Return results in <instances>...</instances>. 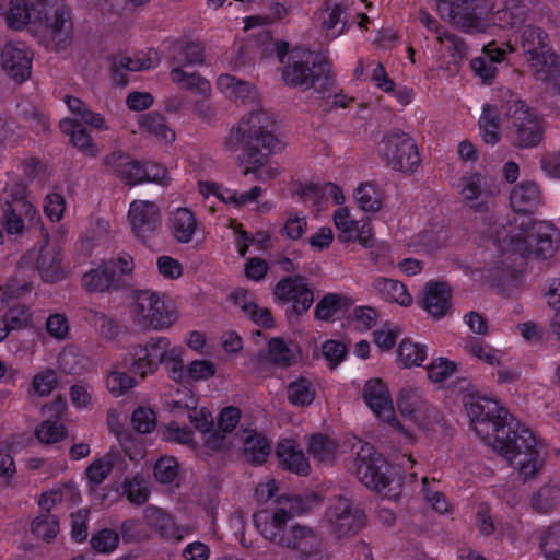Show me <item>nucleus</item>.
Wrapping results in <instances>:
<instances>
[{
    "instance_id": "nucleus-1",
    "label": "nucleus",
    "mask_w": 560,
    "mask_h": 560,
    "mask_svg": "<svg viewBox=\"0 0 560 560\" xmlns=\"http://www.w3.org/2000/svg\"><path fill=\"white\" fill-rule=\"evenodd\" d=\"M436 7L442 19L468 33L497 36L501 31L518 32L534 80L560 105V57L540 27L524 24L523 0H438Z\"/></svg>"
},
{
    "instance_id": "nucleus-2",
    "label": "nucleus",
    "mask_w": 560,
    "mask_h": 560,
    "mask_svg": "<svg viewBox=\"0 0 560 560\" xmlns=\"http://www.w3.org/2000/svg\"><path fill=\"white\" fill-rule=\"evenodd\" d=\"M466 415L472 431L525 479L542 466V457L533 433L513 419L493 398L479 394L464 397Z\"/></svg>"
},
{
    "instance_id": "nucleus-3",
    "label": "nucleus",
    "mask_w": 560,
    "mask_h": 560,
    "mask_svg": "<svg viewBox=\"0 0 560 560\" xmlns=\"http://www.w3.org/2000/svg\"><path fill=\"white\" fill-rule=\"evenodd\" d=\"M318 501L314 493L299 497L281 495L278 505L271 510H259L254 514L257 532L268 541L294 551L291 560H308L320 550L322 539L311 526L288 523L301 513L306 512Z\"/></svg>"
},
{
    "instance_id": "nucleus-4",
    "label": "nucleus",
    "mask_w": 560,
    "mask_h": 560,
    "mask_svg": "<svg viewBox=\"0 0 560 560\" xmlns=\"http://www.w3.org/2000/svg\"><path fill=\"white\" fill-rule=\"evenodd\" d=\"M489 241L510 260L513 255L523 259L546 261L560 249V229L551 221H522L508 231L489 229Z\"/></svg>"
},
{
    "instance_id": "nucleus-5",
    "label": "nucleus",
    "mask_w": 560,
    "mask_h": 560,
    "mask_svg": "<svg viewBox=\"0 0 560 560\" xmlns=\"http://www.w3.org/2000/svg\"><path fill=\"white\" fill-rule=\"evenodd\" d=\"M184 355L185 349L182 346L174 345L166 336H155L143 343L130 346L124 363L129 364L130 371L139 375L140 380L155 374L162 365L168 378L186 383L187 365Z\"/></svg>"
},
{
    "instance_id": "nucleus-6",
    "label": "nucleus",
    "mask_w": 560,
    "mask_h": 560,
    "mask_svg": "<svg viewBox=\"0 0 560 560\" xmlns=\"http://www.w3.org/2000/svg\"><path fill=\"white\" fill-rule=\"evenodd\" d=\"M341 447L343 451L350 448L354 452V457L347 467L360 482L389 499L396 500L399 497L401 479L373 445L355 435H346Z\"/></svg>"
},
{
    "instance_id": "nucleus-7",
    "label": "nucleus",
    "mask_w": 560,
    "mask_h": 560,
    "mask_svg": "<svg viewBox=\"0 0 560 560\" xmlns=\"http://www.w3.org/2000/svg\"><path fill=\"white\" fill-rule=\"evenodd\" d=\"M131 322L142 330L164 331L179 319L177 308L166 295L151 290H137L128 306Z\"/></svg>"
},
{
    "instance_id": "nucleus-8",
    "label": "nucleus",
    "mask_w": 560,
    "mask_h": 560,
    "mask_svg": "<svg viewBox=\"0 0 560 560\" xmlns=\"http://www.w3.org/2000/svg\"><path fill=\"white\" fill-rule=\"evenodd\" d=\"M32 34L46 45L66 48L72 37L70 8L60 0H39Z\"/></svg>"
},
{
    "instance_id": "nucleus-9",
    "label": "nucleus",
    "mask_w": 560,
    "mask_h": 560,
    "mask_svg": "<svg viewBox=\"0 0 560 560\" xmlns=\"http://www.w3.org/2000/svg\"><path fill=\"white\" fill-rule=\"evenodd\" d=\"M253 108L245 114L229 140L235 137L242 148H249L252 144H260L269 153H277L283 150L285 142L275 133V118L271 113L265 110L260 101L252 103Z\"/></svg>"
},
{
    "instance_id": "nucleus-10",
    "label": "nucleus",
    "mask_w": 560,
    "mask_h": 560,
    "mask_svg": "<svg viewBox=\"0 0 560 560\" xmlns=\"http://www.w3.org/2000/svg\"><path fill=\"white\" fill-rule=\"evenodd\" d=\"M506 119V138L515 147H536L542 139L545 126L541 118L524 102L511 96L502 104L501 113Z\"/></svg>"
},
{
    "instance_id": "nucleus-11",
    "label": "nucleus",
    "mask_w": 560,
    "mask_h": 560,
    "mask_svg": "<svg viewBox=\"0 0 560 560\" xmlns=\"http://www.w3.org/2000/svg\"><path fill=\"white\" fill-rule=\"evenodd\" d=\"M65 103L75 119L63 118L60 120L61 131L70 137L71 143L82 153L95 156L98 149L93 142L92 137L79 125V121L96 130H106L108 126L104 117L98 113L90 110L81 100L74 96H66Z\"/></svg>"
},
{
    "instance_id": "nucleus-12",
    "label": "nucleus",
    "mask_w": 560,
    "mask_h": 560,
    "mask_svg": "<svg viewBox=\"0 0 560 560\" xmlns=\"http://www.w3.org/2000/svg\"><path fill=\"white\" fill-rule=\"evenodd\" d=\"M2 225L9 234H22L40 223V214L25 196L23 187L4 188L2 192Z\"/></svg>"
},
{
    "instance_id": "nucleus-13",
    "label": "nucleus",
    "mask_w": 560,
    "mask_h": 560,
    "mask_svg": "<svg viewBox=\"0 0 560 560\" xmlns=\"http://www.w3.org/2000/svg\"><path fill=\"white\" fill-rule=\"evenodd\" d=\"M197 401L198 399L194 393L188 388H184L178 390L176 397L168 400L167 405L174 412L187 411L188 418L195 428L201 434L207 435L205 439L207 448L211 451L223 450L226 446L225 436L219 432H212L213 417L205 407H198Z\"/></svg>"
},
{
    "instance_id": "nucleus-14",
    "label": "nucleus",
    "mask_w": 560,
    "mask_h": 560,
    "mask_svg": "<svg viewBox=\"0 0 560 560\" xmlns=\"http://www.w3.org/2000/svg\"><path fill=\"white\" fill-rule=\"evenodd\" d=\"M364 514L353 508L349 499L334 497L329 499L320 528L338 538L355 534L364 525Z\"/></svg>"
},
{
    "instance_id": "nucleus-15",
    "label": "nucleus",
    "mask_w": 560,
    "mask_h": 560,
    "mask_svg": "<svg viewBox=\"0 0 560 560\" xmlns=\"http://www.w3.org/2000/svg\"><path fill=\"white\" fill-rule=\"evenodd\" d=\"M378 155L394 170L413 172L420 163L416 141L405 132L386 135L377 145Z\"/></svg>"
},
{
    "instance_id": "nucleus-16",
    "label": "nucleus",
    "mask_w": 560,
    "mask_h": 560,
    "mask_svg": "<svg viewBox=\"0 0 560 560\" xmlns=\"http://www.w3.org/2000/svg\"><path fill=\"white\" fill-rule=\"evenodd\" d=\"M273 300L276 304L287 307V314L301 316L313 305L314 294L304 277L291 276L277 282L273 288Z\"/></svg>"
},
{
    "instance_id": "nucleus-17",
    "label": "nucleus",
    "mask_w": 560,
    "mask_h": 560,
    "mask_svg": "<svg viewBox=\"0 0 560 560\" xmlns=\"http://www.w3.org/2000/svg\"><path fill=\"white\" fill-rule=\"evenodd\" d=\"M452 186L465 205L477 212H486L494 207L497 189L480 173H467L453 180Z\"/></svg>"
},
{
    "instance_id": "nucleus-18",
    "label": "nucleus",
    "mask_w": 560,
    "mask_h": 560,
    "mask_svg": "<svg viewBox=\"0 0 560 560\" xmlns=\"http://www.w3.org/2000/svg\"><path fill=\"white\" fill-rule=\"evenodd\" d=\"M332 222L341 243H358L364 248L374 247V229L370 219L357 220L349 207H338L332 213Z\"/></svg>"
},
{
    "instance_id": "nucleus-19",
    "label": "nucleus",
    "mask_w": 560,
    "mask_h": 560,
    "mask_svg": "<svg viewBox=\"0 0 560 560\" xmlns=\"http://www.w3.org/2000/svg\"><path fill=\"white\" fill-rule=\"evenodd\" d=\"M127 221L133 235L141 242H147L161 225V209L150 200H133L129 205Z\"/></svg>"
},
{
    "instance_id": "nucleus-20",
    "label": "nucleus",
    "mask_w": 560,
    "mask_h": 560,
    "mask_svg": "<svg viewBox=\"0 0 560 560\" xmlns=\"http://www.w3.org/2000/svg\"><path fill=\"white\" fill-rule=\"evenodd\" d=\"M362 398L372 413L382 422L400 428L397 420L390 392L381 378L366 381L362 389Z\"/></svg>"
},
{
    "instance_id": "nucleus-21",
    "label": "nucleus",
    "mask_w": 560,
    "mask_h": 560,
    "mask_svg": "<svg viewBox=\"0 0 560 560\" xmlns=\"http://www.w3.org/2000/svg\"><path fill=\"white\" fill-rule=\"evenodd\" d=\"M319 57L314 51L294 48L290 51L282 77L291 86H312L317 78L315 70Z\"/></svg>"
},
{
    "instance_id": "nucleus-22",
    "label": "nucleus",
    "mask_w": 560,
    "mask_h": 560,
    "mask_svg": "<svg viewBox=\"0 0 560 560\" xmlns=\"http://www.w3.org/2000/svg\"><path fill=\"white\" fill-rule=\"evenodd\" d=\"M197 190L205 199L215 197L221 202L234 208H242L257 202L264 192V189L259 186H254L247 191H238L220 183L202 179L198 180Z\"/></svg>"
},
{
    "instance_id": "nucleus-23",
    "label": "nucleus",
    "mask_w": 560,
    "mask_h": 560,
    "mask_svg": "<svg viewBox=\"0 0 560 560\" xmlns=\"http://www.w3.org/2000/svg\"><path fill=\"white\" fill-rule=\"evenodd\" d=\"M1 65L5 73L16 82L31 75L32 52L23 42H9L1 50Z\"/></svg>"
},
{
    "instance_id": "nucleus-24",
    "label": "nucleus",
    "mask_w": 560,
    "mask_h": 560,
    "mask_svg": "<svg viewBox=\"0 0 560 560\" xmlns=\"http://www.w3.org/2000/svg\"><path fill=\"white\" fill-rule=\"evenodd\" d=\"M397 407L400 415L420 428L434 415V409L424 399L422 392L416 387H404L397 397Z\"/></svg>"
},
{
    "instance_id": "nucleus-25",
    "label": "nucleus",
    "mask_w": 560,
    "mask_h": 560,
    "mask_svg": "<svg viewBox=\"0 0 560 560\" xmlns=\"http://www.w3.org/2000/svg\"><path fill=\"white\" fill-rule=\"evenodd\" d=\"M350 7V0H326L319 19L320 32L327 39H335L343 33L352 14Z\"/></svg>"
},
{
    "instance_id": "nucleus-26",
    "label": "nucleus",
    "mask_w": 560,
    "mask_h": 560,
    "mask_svg": "<svg viewBox=\"0 0 560 560\" xmlns=\"http://www.w3.org/2000/svg\"><path fill=\"white\" fill-rule=\"evenodd\" d=\"M260 144H252L249 148H242L240 165L245 175H253L259 182H268L279 173V165L270 159L269 152L261 153L258 150Z\"/></svg>"
},
{
    "instance_id": "nucleus-27",
    "label": "nucleus",
    "mask_w": 560,
    "mask_h": 560,
    "mask_svg": "<svg viewBox=\"0 0 560 560\" xmlns=\"http://www.w3.org/2000/svg\"><path fill=\"white\" fill-rule=\"evenodd\" d=\"M113 464V457L107 454L94 458L85 470L88 485L91 491V502L95 509L109 506L118 498V495H116L114 499L108 500V494L105 493L104 489H95V487L101 485L107 478L112 471Z\"/></svg>"
},
{
    "instance_id": "nucleus-28",
    "label": "nucleus",
    "mask_w": 560,
    "mask_h": 560,
    "mask_svg": "<svg viewBox=\"0 0 560 560\" xmlns=\"http://www.w3.org/2000/svg\"><path fill=\"white\" fill-rule=\"evenodd\" d=\"M452 289L446 282L429 281L422 289L421 308L432 318L444 317L451 308Z\"/></svg>"
},
{
    "instance_id": "nucleus-29",
    "label": "nucleus",
    "mask_w": 560,
    "mask_h": 560,
    "mask_svg": "<svg viewBox=\"0 0 560 560\" xmlns=\"http://www.w3.org/2000/svg\"><path fill=\"white\" fill-rule=\"evenodd\" d=\"M38 1L8 0L5 7L0 9V15L4 19L9 28L15 31L27 30L32 33Z\"/></svg>"
},
{
    "instance_id": "nucleus-30",
    "label": "nucleus",
    "mask_w": 560,
    "mask_h": 560,
    "mask_svg": "<svg viewBox=\"0 0 560 560\" xmlns=\"http://www.w3.org/2000/svg\"><path fill=\"white\" fill-rule=\"evenodd\" d=\"M127 353L121 355L120 361L113 363L105 374V387L114 397H121L133 389L140 378L130 371L129 364L125 365L124 357Z\"/></svg>"
},
{
    "instance_id": "nucleus-31",
    "label": "nucleus",
    "mask_w": 560,
    "mask_h": 560,
    "mask_svg": "<svg viewBox=\"0 0 560 560\" xmlns=\"http://www.w3.org/2000/svg\"><path fill=\"white\" fill-rule=\"evenodd\" d=\"M217 89L224 97L240 104H252L259 98L253 84L228 73L218 77Z\"/></svg>"
},
{
    "instance_id": "nucleus-32",
    "label": "nucleus",
    "mask_w": 560,
    "mask_h": 560,
    "mask_svg": "<svg viewBox=\"0 0 560 560\" xmlns=\"http://www.w3.org/2000/svg\"><path fill=\"white\" fill-rule=\"evenodd\" d=\"M276 454L283 469L298 475H307L310 472L308 459L295 439L285 438L280 440Z\"/></svg>"
},
{
    "instance_id": "nucleus-33",
    "label": "nucleus",
    "mask_w": 560,
    "mask_h": 560,
    "mask_svg": "<svg viewBox=\"0 0 560 560\" xmlns=\"http://www.w3.org/2000/svg\"><path fill=\"white\" fill-rule=\"evenodd\" d=\"M105 165L108 171L117 174V176L128 185H137L145 182L144 167L138 161L130 156L114 152L105 159Z\"/></svg>"
},
{
    "instance_id": "nucleus-34",
    "label": "nucleus",
    "mask_w": 560,
    "mask_h": 560,
    "mask_svg": "<svg viewBox=\"0 0 560 560\" xmlns=\"http://www.w3.org/2000/svg\"><path fill=\"white\" fill-rule=\"evenodd\" d=\"M38 272L45 282H58L66 277L61 250L58 246L46 244L39 250L36 260Z\"/></svg>"
},
{
    "instance_id": "nucleus-35",
    "label": "nucleus",
    "mask_w": 560,
    "mask_h": 560,
    "mask_svg": "<svg viewBox=\"0 0 560 560\" xmlns=\"http://www.w3.org/2000/svg\"><path fill=\"white\" fill-rule=\"evenodd\" d=\"M352 197L357 207L365 213L381 211L385 201L384 189L375 180L361 182L353 188Z\"/></svg>"
},
{
    "instance_id": "nucleus-36",
    "label": "nucleus",
    "mask_w": 560,
    "mask_h": 560,
    "mask_svg": "<svg viewBox=\"0 0 560 560\" xmlns=\"http://www.w3.org/2000/svg\"><path fill=\"white\" fill-rule=\"evenodd\" d=\"M375 294L388 303H395L401 307H409L413 299L407 287L399 280L377 277L372 281Z\"/></svg>"
},
{
    "instance_id": "nucleus-37",
    "label": "nucleus",
    "mask_w": 560,
    "mask_h": 560,
    "mask_svg": "<svg viewBox=\"0 0 560 560\" xmlns=\"http://www.w3.org/2000/svg\"><path fill=\"white\" fill-rule=\"evenodd\" d=\"M540 205L541 194L534 182H521L510 192V206L515 212L530 213Z\"/></svg>"
},
{
    "instance_id": "nucleus-38",
    "label": "nucleus",
    "mask_w": 560,
    "mask_h": 560,
    "mask_svg": "<svg viewBox=\"0 0 560 560\" xmlns=\"http://www.w3.org/2000/svg\"><path fill=\"white\" fill-rule=\"evenodd\" d=\"M81 501L80 491L74 485L65 483L61 486H55L49 490L43 492L37 503L42 511L49 513L52 509L68 503L69 505H75Z\"/></svg>"
},
{
    "instance_id": "nucleus-39",
    "label": "nucleus",
    "mask_w": 560,
    "mask_h": 560,
    "mask_svg": "<svg viewBox=\"0 0 560 560\" xmlns=\"http://www.w3.org/2000/svg\"><path fill=\"white\" fill-rule=\"evenodd\" d=\"M232 299L236 305L241 307L245 316L250 318L256 325L264 328H270L273 326V318L270 311L266 307L259 306L253 296L245 289H236Z\"/></svg>"
},
{
    "instance_id": "nucleus-40",
    "label": "nucleus",
    "mask_w": 560,
    "mask_h": 560,
    "mask_svg": "<svg viewBox=\"0 0 560 560\" xmlns=\"http://www.w3.org/2000/svg\"><path fill=\"white\" fill-rule=\"evenodd\" d=\"M168 228L176 241L189 243L198 229V221L190 209L177 208L170 213Z\"/></svg>"
},
{
    "instance_id": "nucleus-41",
    "label": "nucleus",
    "mask_w": 560,
    "mask_h": 560,
    "mask_svg": "<svg viewBox=\"0 0 560 560\" xmlns=\"http://www.w3.org/2000/svg\"><path fill=\"white\" fill-rule=\"evenodd\" d=\"M237 440L243 445V452L246 458L255 464L264 463L271 452L269 441L255 430H243Z\"/></svg>"
},
{
    "instance_id": "nucleus-42",
    "label": "nucleus",
    "mask_w": 560,
    "mask_h": 560,
    "mask_svg": "<svg viewBox=\"0 0 560 560\" xmlns=\"http://www.w3.org/2000/svg\"><path fill=\"white\" fill-rule=\"evenodd\" d=\"M435 39V55L440 60L448 57L452 62L458 63L466 57L467 47L456 35L442 28H436Z\"/></svg>"
},
{
    "instance_id": "nucleus-43",
    "label": "nucleus",
    "mask_w": 560,
    "mask_h": 560,
    "mask_svg": "<svg viewBox=\"0 0 560 560\" xmlns=\"http://www.w3.org/2000/svg\"><path fill=\"white\" fill-rule=\"evenodd\" d=\"M502 110V105L500 108H497L492 105H485L482 108V114L479 118L478 125L480 130V136L483 142L494 145L500 141V125L499 121H503L506 124V119L504 115L500 114Z\"/></svg>"
},
{
    "instance_id": "nucleus-44",
    "label": "nucleus",
    "mask_w": 560,
    "mask_h": 560,
    "mask_svg": "<svg viewBox=\"0 0 560 560\" xmlns=\"http://www.w3.org/2000/svg\"><path fill=\"white\" fill-rule=\"evenodd\" d=\"M139 127L143 133L155 137L161 143L171 144L176 139L175 131L166 124L165 118L156 112L141 115Z\"/></svg>"
},
{
    "instance_id": "nucleus-45",
    "label": "nucleus",
    "mask_w": 560,
    "mask_h": 560,
    "mask_svg": "<svg viewBox=\"0 0 560 560\" xmlns=\"http://www.w3.org/2000/svg\"><path fill=\"white\" fill-rule=\"evenodd\" d=\"M427 357V346L411 338H404L396 349L397 364L405 369L420 366Z\"/></svg>"
},
{
    "instance_id": "nucleus-46",
    "label": "nucleus",
    "mask_w": 560,
    "mask_h": 560,
    "mask_svg": "<svg viewBox=\"0 0 560 560\" xmlns=\"http://www.w3.org/2000/svg\"><path fill=\"white\" fill-rule=\"evenodd\" d=\"M445 238L446 233L443 225L433 224L417 234L408 243V247L416 253H430L441 247L445 243Z\"/></svg>"
},
{
    "instance_id": "nucleus-47",
    "label": "nucleus",
    "mask_w": 560,
    "mask_h": 560,
    "mask_svg": "<svg viewBox=\"0 0 560 560\" xmlns=\"http://www.w3.org/2000/svg\"><path fill=\"white\" fill-rule=\"evenodd\" d=\"M114 275L109 264L103 261L82 276L81 285L89 292H104L112 285Z\"/></svg>"
},
{
    "instance_id": "nucleus-48",
    "label": "nucleus",
    "mask_w": 560,
    "mask_h": 560,
    "mask_svg": "<svg viewBox=\"0 0 560 560\" xmlns=\"http://www.w3.org/2000/svg\"><path fill=\"white\" fill-rule=\"evenodd\" d=\"M171 80L200 96L209 97L212 92L210 82L195 72H187L180 67L172 69Z\"/></svg>"
},
{
    "instance_id": "nucleus-49",
    "label": "nucleus",
    "mask_w": 560,
    "mask_h": 560,
    "mask_svg": "<svg viewBox=\"0 0 560 560\" xmlns=\"http://www.w3.org/2000/svg\"><path fill=\"white\" fill-rule=\"evenodd\" d=\"M287 397L294 407L310 406L315 400L316 388L308 378L300 376L288 384Z\"/></svg>"
},
{
    "instance_id": "nucleus-50",
    "label": "nucleus",
    "mask_w": 560,
    "mask_h": 560,
    "mask_svg": "<svg viewBox=\"0 0 560 560\" xmlns=\"http://www.w3.org/2000/svg\"><path fill=\"white\" fill-rule=\"evenodd\" d=\"M160 62L156 50L139 51L132 56H120L116 59L115 66L129 71H142L154 68Z\"/></svg>"
},
{
    "instance_id": "nucleus-51",
    "label": "nucleus",
    "mask_w": 560,
    "mask_h": 560,
    "mask_svg": "<svg viewBox=\"0 0 560 560\" xmlns=\"http://www.w3.org/2000/svg\"><path fill=\"white\" fill-rule=\"evenodd\" d=\"M464 350L469 355L491 366L499 365L502 359V352L500 350L476 338L467 339L464 342Z\"/></svg>"
},
{
    "instance_id": "nucleus-52",
    "label": "nucleus",
    "mask_w": 560,
    "mask_h": 560,
    "mask_svg": "<svg viewBox=\"0 0 560 560\" xmlns=\"http://www.w3.org/2000/svg\"><path fill=\"white\" fill-rule=\"evenodd\" d=\"M339 446L326 435L316 434L310 439L308 452L320 463L331 464L338 454Z\"/></svg>"
},
{
    "instance_id": "nucleus-53",
    "label": "nucleus",
    "mask_w": 560,
    "mask_h": 560,
    "mask_svg": "<svg viewBox=\"0 0 560 560\" xmlns=\"http://www.w3.org/2000/svg\"><path fill=\"white\" fill-rule=\"evenodd\" d=\"M122 494L133 504L144 503L150 495L148 480L140 474L127 476L121 485Z\"/></svg>"
},
{
    "instance_id": "nucleus-54",
    "label": "nucleus",
    "mask_w": 560,
    "mask_h": 560,
    "mask_svg": "<svg viewBox=\"0 0 560 560\" xmlns=\"http://www.w3.org/2000/svg\"><path fill=\"white\" fill-rule=\"evenodd\" d=\"M58 383L59 376L57 371L44 368L33 375L28 393L38 397H47L58 386Z\"/></svg>"
},
{
    "instance_id": "nucleus-55",
    "label": "nucleus",
    "mask_w": 560,
    "mask_h": 560,
    "mask_svg": "<svg viewBox=\"0 0 560 560\" xmlns=\"http://www.w3.org/2000/svg\"><path fill=\"white\" fill-rule=\"evenodd\" d=\"M347 298L337 293H328L317 302L314 310L315 318L318 320H329L347 306Z\"/></svg>"
},
{
    "instance_id": "nucleus-56",
    "label": "nucleus",
    "mask_w": 560,
    "mask_h": 560,
    "mask_svg": "<svg viewBox=\"0 0 560 560\" xmlns=\"http://www.w3.org/2000/svg\"><path fill=\"white\" fill-rule=\"evenodd\" d=\"M267 355L269 361L287 366L296 360L298 351L295 348L290 347L282 338L275 337L268 342Z\"/></svg>"
},
{
    "instance_id": "nucleus-57",
    "label": "nucleus",
    "mask_w": 560,
    "mask_h": 560,
    "mask_svg": "<svg viewBox=\"0 0 560 560\" xmlns=\"http://www.w3.org/2000/svg\"><path fill=\"white\" fill-rule=\"evenodd\" d=\"M59 529V518L50 513H43L36 516L31 523L33 535L47 541L56 538Z\"/></svg>"
},
{
    "instance_id": "nucleus-58",
    "label": "nucleus",
    "mask_w": 560,
    "mask_h": 560,
    "mask_svg": "<svg viewBox=\"0 0 560 560\" xmlns=\"http://www.w3.org/2000/svg\"><path fill=\"white\" fill-rule=\"evenodd\" d=\"M67 435V428L58 420H44L35 429V436L40 443L55 444Z\"/></svg>"
},
{
    "instance_id": "nucleus-59",
    "label": "nucleus",
    "mask_w": 560,
    "mask_h": 560,
    "mask_svg": "<svg viewBox=\"0 0 560 560\" xmlns=\"http://www.w3.org/2000/svg\"><path fill=\"white\" fill-rule=\"evenodd\" d=\"M307 231V218L301 211L291 210L285 213L281 233L291 241L300 240Z\"/></svg>"
},
{
    "instance_id": "nucleus-60",
    "label": "nucleus",
    "mask_w": 560,
    "mask_h": 560,
    "mask_svg": "<svg viewBox=\"0 0 560 560\" xmlns=\"http://www.w3.org/2000/svg\"><path fill=\"white\" fill-rule=\"evenodd\" d=\"M560 524H553L540 536V548L545 560H560Z\"/></svg>"
},
{
    "instance_id": "nucleus-61",
    "label": "nucleus",
    "mask_w": 560,
    "mask_h": 560,
    "mask_svg": "<svg viewBox=\"0 0 560 560\" xmlns=\"http://www.w3.org/2000/svg\"><path fill=\"white\" fill-rule=\"evenodd\" d=\"M143 518L150 528L159 532L163 537L168 533L173 520L163 509L155 505H148L143 510Z\"/></svg>"
},
{
    "instance_id": "nucleus-62",
    "label": "nucleus",
    "mask_w": 560,
    "mask_h": 560,
    "mask_svg": "<svg viewBox=\"0 0 560 560\" xmlns=\"http://www.w3.org/2000/svg\"><path fill=\"white\" fill-rule=\"evenodd\" d=\"M119 544V535L110 528H103L91 537V546L98 553H112Z\"/></svg>"
},
{
    "instance_id": "nucleus-63",
    "label": "nucleus",
    "mask_w": 560,
    "mask_h": 560,
    "mask_svg": "<svg viewBox=\"0 0 560 560\" xmlns=\"http://www.w3.org/2000/svg\"><path fill=\"white\" fill-rule=\"evenodd\" d=\"M215 364L207 359H195L187 364L186 382L207 381L215 375Z\"/></svg>"
},
{
    "instance_id": "nucleus-64",
    "label": "nucleus",
    "mask_w": 560,
    "mask_h": 560,
    "mask_svg": "<svg viewBox=\"0 0 560 560\" xmlns=\"http://www.w3.org/2000/svg\"><path fill=\"white\" fill-rule=\"evenodd\" d=\"M374 343L382 351H389L394 348L397 338L400 336L398 326L385 323L373 332Z\"/></svg>"
}]
</instances>
